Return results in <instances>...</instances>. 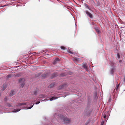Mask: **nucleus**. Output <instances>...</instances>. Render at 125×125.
Instances as JSON below:
<instances>
[{
  "label": "nucleus",
  "mask_w": 125,
  "mask_h": 125,
  "mask_svg": "<svg viewBox=\"0 0 125 125\" xmlns=\"http://www.w3.org/2000/svg\"><path fill=\"white\" fill-rule=\"evenodd\" d=\"M53 118L52 119L51 121L55 123L56 122H59L62 124H67L70 123L71 120L64 116L60 114H55L53 115Z\"/></svg>",
  "instance_id": "f257e3e1"
},
{
  "label": "nucleus",
  "mask_w": 125,
  "mask_h": 125,
  "mask_svg": "<svg viewBox=\"0 0 125 125\" xmlns=\"http://www.w3.org/2000/svg\"><path fill=\"white\" fill-rule=\"evenodd\" d=\"M93 111V109L91 107L90 104L88 103L85 109L84 112H83V115L84 117H88L92 113Z\"/></svg>",
  "instance_id": "f03ea898"
},
{
  "label": "nucleus",
  "mask_w": 125,
  "mask_h": 125,
  "mask_svg": "<svg viewBox=\"0 0 125 125\" xmlns=\"http://www.w3.org/2000/svg\"><path fill=\"white\" fill-rule=\"evenodd\" d=\"M26 104V103H21L18 104L17 105L16 107H19V108L17 109L14 110L12 112L13 113H16L19 112L21 110V108L22 106L23 105H25Z\"/></svg>",
  "instance_id": "7ed1b4c3"
},
{
  "label": "nucleus",
  "mask_w": 125,
  "mask_h": 125,
  "mask_svg": "<svg viewBox=\"0 0 125 125\" xmlns=\"http://www.w3.org/2000/svg\"><path fill=\"white\" fill-rule=\"evenodd\" d=\"M24 79L22 78H20L19 80V82L20 83H21L20 84V87L21 88H23L24 85V83L23 82Z\"/></svg>",
  "instance_id": "20e7f679"
},
{
  "label": "nucleus",
  "mask_w": 125,
  "mask_h": 125,
  "mask_svg": "<svg viewBox=\"0 0 125 125\" xmlns=\"http://www.w3.org/2000/svg\"><path fill=\"white\" fill-rule=\"evenodd\" d=\"M115 69V67L114 66H112L110 69V73L112 75H113V74L114 73Z\"/></svg>",
  "instance_id": "39448f33"
},
{
  "label": "nucleus",
  "mask_w": 125,
  "mask_h": 125,
  "mask_svg": "<svg viewBox=\"0 0 125 125\" xmlns=\"http://www.w3.org/2000/svg\"><path fill=\"white\" fill-rule=\"evenodd\" d=\"M109 111L105 112L104 114L103 117L104 119V120H106L105 118H108L109 116Z\"/></svg>",
  "instance_id": "423d86ee"
},
{
  "label": "nucleus",
  "mask_w": 125,
  "mask_h": 125,
  "mask_svg": "<svg viewBox=\"0 0 125 125\" xmlns=\"http://www.w3.org/2000/svg\"><path fill=\"white\" fill-rule=\"evenodd\" d=\"M85 12L87 16L91 18H93V17L92 14L87 10H86L85 11Z\"/></svg>",
  "instance_id": "0eeeda50"
},
{
  "label": "nucleus",
  "mask_w": 125,
  "mask_h": 125,
  "mask_svg": "<svg viewBox=\"0 0 125 125\" xmlns=\"http://www.w3.org/2000/svg\"><path fill=\"white\" fill-rule=\"evenodd\" d=\"M38 93V91L37 90H35L33 92H32L31 94L32 95H36Z\"/></svg>",
  "instance_id": "6e6552de"
},
{
  "label": "nucleus",
  "mask_w": 125,
  "mask_h": 125,
  "mask_svg": "<svg viewBox=\"0 0 125 125\" xmlns=\"http://www.w3.org/2000/svg\"><path fill=\"white\" fill-rule=\"evenodd\" d=\"M15 91L14 90H12L10 93V95L11 96H12L15 94Z\"/></svg>",
  "instance_id": "1a4fd4ad"
},
{
  "label": "nucleus",
  "mask_w": 125,
  "mask_h": 125,
  "mask_svg": "<svg viewBox=\"0 0 125 125\" xmlns=\"http://www.w3.org/2000/svg\"><path fill=\"white\" fill-rule=\"evenodd\" d=\"M83 67L86 71H87L88 70V69L87 66V64H84L83 65Z\"/></svg>",
  "instance_id": "9d476101"
},
{
  "label": "nucleus",
  "mask_w": 125,
  "mask_h": 125,
  "mask_svg": "<svg viewBox=\"0 0 125 125\" xmlns=\"http://www.w3.org/2000/svg\"><path fill=\"white\" fill-rule=\"evenodd\" d=\"M38 101L37 102H36L35 104H39L40 103V100H41V101H44L45 100V99H38Z\"/></svg>",
  "instance_id": "9b49d317"
},
{
  "label": "nucleus",
  "mask_w": 125,
  "mask_h": 125,
  "mask_svg": "<svg viewBox=\"0 0 125 125\" xmlns=\"http://www.w3.org/2000/svg\"><path fill=\"white\" fill-rule=\"evenodd\" d=\"M59 59L58 58H56L54 60V62H53V64H56L57 62L59 61Z\"/></svg>",
  "instance_id": "f8f14e48"
},
{
  "label": "nucleus",
  "mask_w": 125,
  "mask_h": 125,
  "mask_svg": "<svg viewBox=\"0 0 125 125\" xmlns=\"http://www.w3.org/2000/svg\"><path fill=\"white\" fill-rule=\"evenodd\" d=\"M49 74L48 73H44L42 75V76L44 78H46L47 77Z\"/></svg>",
  "instance_id": "ddd939ff"
},
{
  "label": "nucleus",
  "mask_w": 125,
  "mask_h": 125,
  "mask_svg": "<svg viewBox=\"0 0 125 125\" xmlns=\"http://www.w3.org/2000/svg\"><path fill=\"white\" fill-rule=\"evenodd\" d=\"M7 87V84H4L3 85V88L2 89L3 90H4Z\"/></svg>",
  "instance_id": "4468645a"
},
{
  "label": "nucleus",
  "mask_w": 125,
  "mask_h": 125,
  "mask_svg": "<svg viewBox=\"0 0 125 125\" xmlns=\"http://www.w3.org/2000/svg\"><path fill=\"white\" fill-rule=\"evenodd\" d=\"M58 98V97H52L50 99V100L51 101H52L53 100L57 99Z\"/></svg>",
  "instance_id": "2eb2a0df"
},
{
  "label": "nucleus",
  "mask_w": 125,
  "mask_h": 125,
  "mask_svg": "<svg viewBox=\"0 0 125 125\" xmlns=\"http://www.w3.org/2000/svg\"><path fill=\"white\" fill-rule=\"evenodd\" d=\"M57 75V73H53L52 76V78H53L55 77Z\"/></svg>",
  "instance_id": "dca6fc26"
},
{
  "label": "nucleus",
  "mask_w": 125,
  "mask_h": 125,
  "mask_svg": "<svg viewBox=\"0 0 125 125\" xmlns=\"http://www.w3.org/2000/svg\"><path fill=\"white\" fill-rule=\"evenodd\" d=\"M7 105L8 106L11 107L12 106V105L11 103H7Z\"/></svg>",
  "instance_id": "f3484780"
},
{
  "label": "nucleus",
  "mask_w": 125,
  "mask_h": 125,
  "mask_svg": "<svg viewBox=\"0 0 125 125\" xmlns=\"http://www.w3.org/2000/svg\"><path fill=\"white\" fill-rule=\"evenodd\" d=\"M84 5L85 6V7L86 8L88 9L89 10H91V9L89 7V6L88 4H87L86 3H85L84 4Z\"/></svg>",
  "instance_id": "a211bd4d"
},
{
  "label": "nucleus",
  "mask_w": 125,
  "mask_h": 125,
  "mask_svg": "<svg viewBox=\"0 0 125 125\" xmlns=\"http://www.w3.org/2000/svg\"><path fill=\"white\" fill-rule=\"evenodd\" d=\"M33 105H34V104H31V105L30 107L28 106L27 107V109H31L33 106Z\"/></svg>",
  "instance_id": "6ab92c4d"
},
{
  "label": "nucleus",
  "mask_w": 125,
  "mask_h": 125,
  "mask_svg": "<svg viewBox=\"0 0 125 125\" xmlns=\"http://www.w3.org/2000/svg\"><path fill=\"white\" fill-rule=\"evenodd\" d=\"M54 85V83H51L48 86V87L50 88H52Z\"/></svg>",
  "instance_id": "aec40b11"
},
{
  "label": "nucleus",
  "mask_w": 125,
  "mask_h": 125,
  "mask_svg": "<svg viewBox=\"0 0 125 125\" xmlns=\"http://www.w3.org/2000/svg\"><path fill=\"white\" fill-rule=\"evenodd\" d=\"M96 31L98 33H99L100 32V31L99 30L98 28L95 29Z\"/></svg>",
  "instance_id": "412c9836"
},
{
  "label": "nucleus",
  "mask_w": 125,
  "mask_h": 125,
  "mask_svg": "<svg viewBox=\"0 0 125 125\" xmlns=\"http://www.w3.org/2000/svg\"><path fill=\"white\" fill-rule=\"evenodd\" d=\"M67 52H69V53L72 54H73V52L71 51L69 49V50H68L67 49Z\"/></svg>",
  "instance_id": "4be33fe9"
},
{
  "label": "nucleus",
  "mask_w": 125,
  "mask_h": 125,
  "mask_svg": "<svg viewBox=\"0 0 125 125\" xmlns=\"http://www.w3.org/2000/svg\"><path fill=\"white\" fill-rule=\"evenodd\" d=\"M60 47L61 49L63 50H65L66 49V48L64 46H61Z\"/></svg>",
  "instance_id": "5701e85b"
},
{
  "label": "nucleus",
  "mask_w": 125,
  "mask_h": 125,
  "mask_svg": "<svg viewBox=\"0 0 125 125\" xmlns=\"http://www.w3.org/2000/svg\"><path fill=\"white\" fill-rule=\"evenodd\" d=\"M11 77V74H9L6 77H7V78H10Z\"/></svg>",
  "instance_id": "b1692460"
},
{
  "label": "nucleus",
  "mask_w": 125,
  "mask_h": 125,
  "mask_svg": "<svg viewBox=\"0 0 125 125\" xmlns=\"http://www.w3.org/2000/svg\"><path fill=\"white\" fill-rule=\"evenodd\" d=\"M117 57L118 59H119L120 58V56L118 53H117Z\"/></svg>",
  "instance_id": "393cba45"
},
{
  "label": "nucleus",
  "mask_w": 125,
  "mask_h": 125,
  "mask_svg": "<svg viewBox=\"0 0 125 125\" xmlns=\"http://www.w3.org/2000/svg\"><path fill=\"white\" fill-rule=\"evenodd\" d=\"M39 96L41 97H44L45 95L43 94H41L39 95Z\"/></svg>",
  "instance_id": "a878e982"
},
{
  "label": "nucleus",
  "mask_w": 125,
  "mask_h": 125,
  "mask_svg": "<svg viewBox=\"0 0 125 125\" xmlns=\"http://www.w3.org/2000/svg\"><path fill=\"white\" fill-rule=\"evenodd\" d=\"M66 86V85L65 84H64L61 87L62 88H63V87H65Z\"/></svg>",
  "instance_id": "bb28decb"
},
{
  "label": "nucleus",
  "mask_w": 125,
  "mask_h": 125,
  "mask_svg": "<svg viewBox=\"0 0 125 125\" xmlns=\"http://www.w3.org/2000/svg\"><path fill=\"white\" fill-rule=\"evenodd\" d=\"M7 96H6L4 99V101L6 102L7 99Z\"/></svg>",
  "instance_id": "cd10ccee"
},
{
  "label": "nucleus",
  "mask_w": 125,
  "mask_h": 125,
  "mask_svg": "<svg viewBox=\"0 0 125 125\" xmlns=\"http://www.w3.org/2000/svg\"><path fill=\"white\" fill-rule=\"evenodd\" d=\"M123 80L124 83V85H125V76H124V78Z\"/></svg>",
  "instance_id": "c85d7f7f"
},
{
  "label": "nucleus",
  "mask_w": 125,
  "mask_h": 125,
  "mask_svg": "<svg viewBox=\"0 0 125 125\" xmlns=\"http://www.w3.org/2000/svg\"><path fill=\"white\" fill-rule=\"evenodd\" d=\"M104 123V120H102V121L101 124V125H103Z\"/></svg>",
  "instance_id": "c756f323"
},
{
  "label": "nucleus",
  "mask_w": 125,
  "mask_h": 125,
  "mask_svg": "<svg viewBox=\"0 0 125 125\" xmlns=\"http://www.w3.org/2000/svg\"><path fill=\"white\" fill-rule=\"evenodd\" d=\"M75 59V61H77L78 60V59H79L78 58H74Z\"/></svg>",
  "instance_id": "7c9ffc66"
},
{
  "label": "nucleus",
  "mask_w": 125,
  "mask_h": 125,
  "mask_svg": "<svg viewBox=\"0 0 125 125\" xmlns=\"http://www.w3.org/2000/svg\"><path fill=\"white\" fill-rule=\"evenodd\" d=\"M111 100H112V99L111 98H109L108 100L109 102H111Z\"/></svg>",
  "instance_id": "2f4dec72"
},
{
  "label": "nucleus",
  "mask_w": 125,
  "mask_h": 125,
  "mask_svg": "<svg viewBox=\"0 0 125 125\" xmlns=\"http://www.w3.org/2000/svg\"><path fill=\"white\" fill-rule=\"evenodd\" d=\"M52 124L51 123H50L49 124V125L48 124H46L45 125H51Z\"/></svg>",
  "instance_id": "473e14b6"
},
{
  "label": "nucleus",
  "mask_w": 125,
  "mask_h": 125,
  "mask_svg": "<svg viewBox=\"0 0 125 125\" xmlns=\"http://www.w3.org/2000/svg\"><path fill=\"white\" fill-rule=\"evenodd\" d=\"M122 62V60H120L119 61V62L120 63L121 62Z\"/></svg>",
  "instance_id": "72a5a7b5"
},
{
  "label": "nucleus",
  "mask_w": 125,
  "mask_h": 125,
  "mask_svg": "<svg viewBox=\"0 0 125 125\" xmlns=\"http://www.w3.org/2000/svg\"><path fill=\"white\" fill-rule=\"evenodd\" d=\"M61 75L62 76H64V74H63V75H62V74H61Z\"/></svg>",
  "instance_id": "f704fd0d"
},
{
  "label": "nucleus",
  "mask_w": 125,
  "mask_h": 125,
  "mask_svg": "<svg viewBox=\"0 0 125 125\" xmlns=\"http://www.w3.org/2000/svg\"><path fill=\"white\" fill-rule=\"evenodd\" d=\"M118 87V85H117V86H116L117 88Z\"/></svg>",
  "instance_id": "c9c22d12"
},
{
  "label": "nucleus",
  "mask_w": 125,
  "mask_h": 125,
  "mask_svg": "<svg viewBox=\"0 0 125 125\" xmlns=\"http://www.w3.org/2000/svg\"><path fill=\"white\" fill-rule=\"evenodd\" d=\"M17 76H19V75H17Z\"/></svg>",
  "instance_id": "e433bc0d"
},
{
  "label": "nucleus",
  "mask_w": 125,
  "mask_h": 125,
  "mask_svg": "<svg viewBox=\"0 0 125 125\" xmlns=\"http://www.w3.org/2000/svg\"><path fill=\"white\" fill-rule=\"evenodd\" d=\"M1 95V93H0V96Z\"/></svg>",
  "instance_id": "4c0bfd02"
},
{
  "label": "nucleus",
  "mask_w": 125,
  "mask_h": 125,
  "mask_svg": "<svg viewBox=\"0 0 125 125\" xmlns=\"http://www.w3.org/2000/svg\"><path fill=\"white\" fill-rule=\"evenodd\" d=\"M66 95L64 96V97H65L66 96Z\"/></svg>",
  "instance_id": "58836bf2"
},
{
  "label": "nucleus",
  "mask_w": 125,
  "mask_h": 125,
  "mask_svg": "<svg viewBox=\"0 0 125 125\" xmlns=\"http://www.w3.org/2000/svg\"><path fill=\"white\" fill-rule=\"evenodd\" d=\"M108 118H107V119H108Z\"/></svg>",
  "instance_id": "ea45409f"
}]
</instances>
